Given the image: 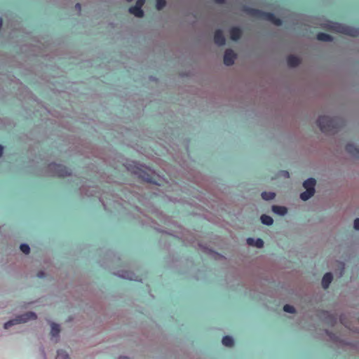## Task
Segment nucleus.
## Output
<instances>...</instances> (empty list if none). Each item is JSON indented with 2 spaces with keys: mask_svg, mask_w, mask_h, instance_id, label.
<instances>
[{
  "mask_svg": "<svg viewBox=\"0 0 359 359\" xmlns=\"http://www.w3.org/2000/svg\"><path fill=\"white\" fill-rule=\"evenodd\" d=\"M222 343L225 346L231 347L233 345V339L231 336H224L222 338Z\"/></svg>",
  "mask_w": 359,
  "mask_h": 359,
  "instance_id": "22",
  "label": "nucleus"
},
{
  "mask_svg": "<svg viewBox=\"0 0 359 359\" xmlns=\"http://www.w3.org/2000/svg\"><path fill=\"white\" fill-rule=\"evenodd\" d=\"M214 41L215 43L219 46L225 44L226 39L221 29H217L215 32Z\"/></svg>",
  "mask_w": 359,
  "mask_h": 359,
  "instance_id": "7",
  "label": "nucleus"
},
{
  "mask_svg": "<svg viewBox=\"0 0 359 359\" xmlns=\"http://www.w3.org/2000/svg\"><path fill=\"white\" fill-rule=\"evenodd\" d=\"M2 24H3V20H2V19L0 18V29L1 28Z\"/></svg>",
  "mask_w": 359,
  "mask_h": 359,
  "instance_id": "37",
  "label": "nucleus"
},
{
  "mask_svg": "<svg viewBox=\"0 0 359 359\" xmlns=\"http://www.w3.org/2000/svg\"><path fill=\"white\" fill-rule=\"evenodd\" d=\"M43 358H44V359H46V354L45 353H44Z\"/></svg>",
  "mask_w": 359,
  "mask_h": 359,
  "instance_id": "40",
  "label": "nucleus"
},
{
  "mask_svg": "<svg viewBox=\"0 0 359 359\" xmlns=\"http://www.w3.org/2000/svg\"><path fill=\"white\" fill-rule=\"evenodd\" d=\"M248 245L255 246L257 248H262L264 246V241L261 238H248L246 241Z\"/></svg>",
  "mask_w": 359,
  "mask_h": 359,
  "instance_id": "11",
  "label": "nucleus"
},
{
  "mask_svg": "<svg viewBox=\"0 0 359 359\" xmlns=\"http://www.w3.org/2000/svg\"><path fill=\"white\" fill-rule=\"evenodd\" d=\"M244 10L252 16L268 20L277 26H280L282 25V20L280 18H276L272 13L265 12L259 9L248 7H245Z\"/></svg>",
  "mask_w": 359,
  "mask_h": 359,
  "instance_id": "2",
  "label": "nucleus"
},
{
  "mask_svg": "<svg viewBox=\"0 0 359 359\" xmlns=\"http://www.w3.org/2000/svg\"><path fill=\"white\" fill-rule=\"evenodd\" d=\"M316 180L310 177L305 180L303 183V187L306 190H311L315 191Z\"/></svg>",
  "mask_w": 359,
  "mask_h": 359,
  "instance_id": "13",
  "label": "nucleus"
},
{
  "mask_svg": "<svg viewBox=\"0 0 359 359\" xmlns=\"http://www.w3.org/2000/svg\"><path fill=\"white\" fill-rule=\"evenodd\" d=\"M138 174H139V176L142 179H143L144 181H146L147 182H149V183H152V184H158L159 185V184L156 181L153 180V177L147 172H146L144 170H142L141 169H139Z\"/></svg>",
  "mask_w": 359,
  "mask_h": 359,
  "instance_id": "9",
  "label": "nucleus"
},
{
  "mask_svg": "<svg viewBox=\"0 0 359 359\" xmlns=\"http://www.w3.org/2000/svg\"><path fill=\"white\" fill-rule=\"evenodd\" d=\"M283 311L287 313H293L295 311V309L294 308V306H292L290 304H285L283 306Z\"/></svg>",
  "mask_w": 359,
  "mask_h": 359,
  "instance_id": "28",
  "label": "nucleus"
},
{
  "mask_svg": "<svg viewBox=\"0 0 359 359\" xmlns=\"http://www.w3.org/2000/svg\"><path fill=\"white\" fill-rule=\"evenodd\" d=\"M118 359H129V358H128L126 356H121Z\"/></svg>",
  "mask_w": 359,
  "mask_h": 359,
  "instance_id": "36",
  "label": "nucleus"
},
{
  "mask_svg": "<svg viewBox=\"0 0 359 359\" xmlns=\"http://www.w3.org/2000/svg\"><path fill=\"white\" fill-rule=\"evenodd\" d=\"M20 249L25 254H28L29 252V251H30L29 246L27 244H26V243H22L20 245Z\"/></svg>",
  "mask_w": 359,
  "mask_h": 359,
  "instance_id": "26",
  "label": "nucleus"
},
{
  "mask_svg": "<svg viewBox=\"0 0 359 359\" xmlns=\"http://www.w3.org/2000/svg\"><path fill=\"white\" fill-rule=\"evenodd\" d=\"M145 0H137L135 5H139L140 8L143 6L144 4Z\"/></svg>",
  "mask_w": 359,
  "mask_h": 359,
  "instance_id": "31",
  "label": "nucleus"
},
{
  "mask_svg": "<svg viewBox=\"0 0 359 359\" xmlns=\"http://www.w3.org/2000/svg\"><path fill=\"white\" fill-rule=\"evenodd\" d=\"M36 314L33 311H28L25 313L18 315L13 319L6 322L4 325V329H9L11 327L27 323L32 320H35L36 318Z\"/></svg>",
  "mask_w": 359,
  "mask_h": 359,
  "instance_id": "3",
  "label": "nucleus"
},
{
  "mask_svg": "<svg viewBox=\"0 0 359 359\" xmlns=\"http://www.w3.org/2000/svg\"><path fill=\"white\" fill-rule=\"evenodd\" d=\"M317 39L321 41H332V37L326 33L320 32L317 34Z\"/></svg>",
  "mask_w": 359,
  "mask_h": 359,
  "instance_id": "21",
  "label": "nucleus"
},
{
  "mask_svg": "<svg viewBox=\"0 0 359 359\" xmlns=\"http://www.w3.org/2000/svg\"><path fill=\"white\" fill-rule=\"evenodd\" d=\"M75 7L77 10L81 11V4L79 3H77Z\"/></svg>",
  "mask_w": 359,
  "mask_h": 359,
  "instance_id": "34",
  "label": "nucleus"
},
{
  "mask_svg": "<svg viewBox=\"0 0 359 359\" xmlns=\"http://www.w3.org/2000/svg\"><path fill=\"white\" fill-rule=\"evenodd\" d=\"M229 34L231 40L238 41L242 35V30L238 27H233L230 29Z\"/></svg>",
  "mask_w": 359,
  "mask_h": 359,
  "instance_id": "8",
  "label": "nucleus"
},
{
  "mask_svg": "<svg viewBox=\"0 0 359 359\" xmlns=\"http://www.w3.org/2000/svg\"><path fill=\"white\" fill-rule=\"evenodd\" d=\"M55 359H70L68 353L64 350H58Z\"/></svg>",
  "mask_w": 359,
  "mask_h": 359,
  "instance_id": "25",
  "label": "nucleus"
},
{
  "mask_svg": "<svg viewBox=\"0 0 359 359\" xmlns=\"http://www.w3.org/2000/svg\"><path fill=\"white\" fill-rule=\"evenodd\" d=\"M47 172L48 175L57 177H65L70 175L71 174L69 168L63 165L55 163H52L48 165Z\"/></svg>",
  "mask_w": 359,
  "mask_h": 359,
  "instance_id": "4",
  "label": "nucleus"
},
{
  "mask_svg": "<svg viewBox=\"0 0 359 359\" xmlns=\"http://www.w3.org/2000/svg\"><path fill=\"white\" fill-rule=\"evenodd\" d=\"M126 1H128V2H130V1H132L133 0H126Z\"/></svg>",
  "mask_w": 359,
  "mask_h": 359,
  "instance_id": "39",
  "label": "nucleus"
},
{
  "mask_svg": "<svg viewBox=\"0 0 359 359\" xmlns=\"http://www.w3.org/2000/svg\"><path fill=\"white\" fill-rule=\"evenodd\" d=\"M262 198L265 201H271L276 196L275 193L271 191H263L261 194Z\"/></svg>",
  "mask_w": 359,
  "mask_h": 359,
  "instance_id": "23",
  "label": "nucleus"
},
{
  "mask_svg": "<svg viewBox=\"0 0 359 359\" xmlns=\"http://www.w3.org/2000/svg\"><path fill=\"white\" fill-rule=\"evenodd\" d=\"M323 317L326 318V322L330 325H334L337 322V318L334 316L328 311H324L323 313Z\"/></svg>",
  "mask_w": 359,
  "mask_h": 359,
  "instance_id": "17",
  "label": "nucleus"
},
{
  "mask_svg": "<svg viewBox=\"0 0 359 359\" xmlns=\"http://www.w3.org/2000/svg\"><path fill=\"white\" fill-rule=\"evenodd\" d=\"M3 150H4V147L0 145V157L1 156L2 154H3Z\"/></svg>",
  "mask_w": 359,
  "mask_h": 359,
  "instance_id": "35",
  "label": "nucleus"
},
{
  "mask_svg": "<svg viewBox=\"0 0 359 359\" xmlns=\"http://www.w3.org/2000/svg\"><path fill=\"white\" fill-rule=\"evenodd\" d=\"M166 4L165 0H156V8L158 10H162Z\"/></svg>",
  "mask_w": 359,
  "mask_h": 359,
  "instance_id": "27",
  "label": "nucleus"
},
{
  "mask_svg": "<svg viewBox=\"0 0 359 359\" xmlns=\"http://www.w3.org/2000/svg\"><path fill=\"white\" fill-rule=\"evenodd\" d=\"M51 336L53 338L57 337L60 333V325L57 323H51Z\"/></svg>",
  "mask_w": 359,
  "mask_h": 359,
  "instance_id": "20",
  "label": "nucleus"
},
{
  "mask_svg": "<svg viewBox=\"0 0 359 359\" xmlns=\"http://www.w3.org/2000/svg\"><path fill=\"white\" fill-rule=\"evenodd\" d=\"M331 28L339 33H342L351 36H356L359 35V29L346 26L338 22H331Z\"/></svg>",
  "mask_w": 359,
  "mask_h": 359,
  "instance_id": "5",
  "label": "nucleus"
},
{
  "mask_svg": "<svg viewBox=\"0 0 359 359\" xmlns=\"http://www.w3.org/2000/svg\"><path fill=\"white\" fill-rule=\"evenodd\" d=\"M236 55L231 49H227L224 55V63L226 66H231L234 63Z\"/></svg>",
  "mask_w": 359,
  "mask_h": 359,
  "instance_id": "6",
  "label": "nucleus"
},
{
  "mask_svg": "<svg viewBox=\"0 0 359 359\" xmlns=\"http://www.w3.org/2000/svg\"><path fill=\"white\" fill-rule=\"evenodd\" d=\"M332 274L330 272L328 273H326L323 278H322V282H321V284H322V287L324 288V289H327L330 284L331 283L332 280Z\"/></svg>",
  "mask_w": 359,
  "mask_h": 359,
  "instance_id": "14",
  "label": "nucleus"
},
{
  "mask_svg": "<svg viewBox=\"0 0 359 359\" xmlns=\"http://www.w3.org/2000/svg\"><path fill=\"white\" fill-rule=\"evenodd\" d=\"M118 276L121 277L124 279L135 280L134 279L135 275L133 273L129 272V271H121V273H118Z\"/></svg>",
  "mask_w": 359,
  "mask_h": 359,
  "instance_id": "24",
  "label": "nucleus"
},
{
  "mask_svg": "<svg viewBox=\"0 0 359 359\" xmlns=\"http://www.w3.org/2000/svg\"><path fill=\"white\" fill-rule=\"evenodd\" d=\"M353 228L358 231L359 230V218H356L353 222Z\"/></svg>",
  "mask_w": 359,
  "mask_h": 359,
  "instance_id": "30",
  "label": "nucleus"
},
{
  "mask_svg": "<svg viewBox=\"0 0 359 359\" xmlns=\"http://www.w3.org/2000/svg\"><path fill=\"white\" fill-rule=\"evenodd\" d=\"M285 175L288 177V176H289V172H287V171H285Z\"/></svg>",
  "mask_w": 359,
  "mask_h": 359,
  "instance_id": "38",
  "label": "nucleus"
},
{
  "mask_svg": "<svg viewBox=\"0 0 359 359\" xmlns=\"http://www.w3.org/2000/svg\"><path fill=\"white\" fill-rule=\"evenodd\" d=\"M347 153L355 158H359V148L355 144L349 143L346 146Z\"/></svg>",
  "mask_w": 359,
  "mask_h": 359,
  "instance_id": "10",
  "label": "nucleus"
},
{
  "mask_svg": "<svg viewBox=\"0 0 359 359\" xmlns=\"http://www.w3.org/2000/svg\"><path fill=\"white\" fill-rule=\"evenodd\" d=\"M260 220L263 224L266 225V226H270L273 223V218L271 216L267 215H262L260 217Z\"/></svg>",
  "mask_w": 359,
  "mask_h": 359,
  "instance_id": "19",
  "label": "nucleus"
},
{
  "mask_svg": "<svg viewBox=\"0 0 359 359\" xmlns=\"http://www.w3.org/2000/svg\"><path fill=\"white\" fill-rule=\"evenodd\" d=\"M216 3L217 4H224L226 0H215Z\"/></svg>",
  "mask_w": 359,
  "mask_h": 359,
  "instance_id": "33",
  "label": "nucleus"
},
{
  "mask_svg": "<svg viewBox=\"0 0 359 359\" xmlns=\"http://www.w3.org/2000/svg\"><path fill=\"white\" fill-rule=\"evenodd\" d=\"M325 332H326V334L330 338L331 340L332 341H337V337L336 336L335 334L332 333V332L326 330H325Z\"/></svg>",
  "mask_w": 359,
  "mask_h": 359,
  "instance_id": "29",
  "label": "nucleus"
},
{
  "mask_svg": "<svg viewBox=\"0 0 359 359\" xmlns=\"http://www.w3.org/2000/svg\"><path fill=\"white\" fill-rule=\"evenodd\" d=\"M129 12L137 18H142L144 15V11L139 5H135L129 8Z\"/></svg>",
  "mask_w": 359,
  "mask_h": 359,
  "instance_id": "15",
  "label": "nucleus"
},
{
  "mask_svg": "<svg viewBox=\"0 0 359 359\" xmlns=\"http://www.w3.org/2000/svg\"><path fill=\"white\" fill-rule=\"evenodd\" d=\"M271 209L275 214L280 216H284L287 213V209L285 206L273 205Z\"/></svg>",
  "mask_w": 359,
  "mask_h": 359,
  "instance_id": "16",
  "label": "nucleus"
},
{
  "mask_svg": "<svg viewBox=\"0 0 359 359\" xmlns=\"http://www.w3.org/2000/svg\"><path fill=\"white\" fill-rule=\"evenodd\" d=\"M39 278H43L45 276V273L43 271H39L37 274Z\"/></svg>",
  "mask_w": 359,
  "mask_h": 359,
  "instance_id": "32",
  "label": "nucleus"
},
{
  "mask_svg": "<svg viewBox=\"0 0 359 359\" xmlns=\"http://www.w3.org/2000/svg\"><path fill=\"white\" fill-rule=\"evenodd\" d=\"M317 124L323 133L334 134L340 130L343 126V121L339 117L320 116L318 118Z\"/></svg>",
  "mask_w": 359,
  "mask_h": 359,
  "instance_id": "1",
  "label": "nucleus"
},
{
  "mask_svg": "<svg viewBox=\"0 0 359 359\" xmlns=\"http://www.w3.org/2000/svg\"><path fill=\"white\" fill-rule=\"evenodd\" d=\"M315 194V191L311 190H305L302 193L300 194L301 200L306 201L311 198Z\"/></svg>",
  "mask_w": 359,
  "mask_h": 359,
  "instance_id": "18",
  "label": "nucleus"
},
{
  "mask_svg": "<svg viewBox=\"0 0 359 359\" xmlns=\"http://www.w3.org/2000/svg\"><path fill=\"white\" fill-rule=\"evenodd\" d=\"M287 62L289 67H296L300 64V60L297 56L290 55L287 57Z\"/></svg>",
  "mask_w": 359,
  "mask_h": 359,
  "instance_id": "12",
  "label": "nucleus"
}]
</instances>
